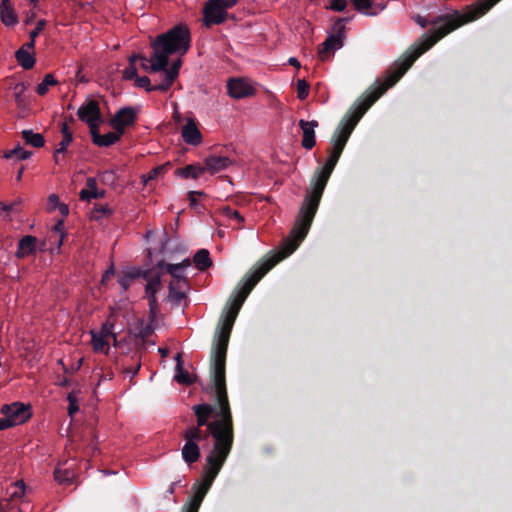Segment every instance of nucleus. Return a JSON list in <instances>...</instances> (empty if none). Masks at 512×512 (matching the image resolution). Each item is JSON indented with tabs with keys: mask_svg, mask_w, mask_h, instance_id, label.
<instances>
[{
	"mask_svg": "<svg viewBox=\"0 0 512 512\" xmlns=\"http://www.w3.org/2000/svg\"><path fill=\"white\" fill-rule=\"evenodd\" d=\"M204 164L205 171L216 174L227 169L232 161L226 156L212 155L205 159Z\"/></svg>",
	"mask_w": 512,
	"mask_h": 512,
	"instance_id": "4468645a",
	"label": "nucleus"
},
{
	"mask_svg": "<svg viewBox=\"0 0 512 512\" xmlns=\"http://www.w3.org/2000/svg\"><path fill=\"white\" fill-rule=\"evenodd\" d=\"M181 136L185 143L198 146L202 143V134L193 118H187L181 129Z\"/></svg>",
	"mask_w": 512,
	"mask_h": 512,
	"instance_id": "9b49d317",
	"label": "nucleus"
},
{
	"mask_svg": "<svg viewBox=\"0 0 512 512\" xmlns=\"http://www.w3.org/2000/svg\"><path fill=\"white\" fill-rule=\"evenodd\" d=\"M193 262L195 266L201 271L206 270L212 265L209 252L206 249L199 250L195 254Z\"/></svg>",
	"mask_w": 512,
	"mask_h": 512,
	"instance_id": "a878e982",
	"label": "nucleus"
},
{
	"mask_svg": "<svg viewBox=\"0 0 512 512\" xmlns=\"http://www.w3.org/2000/svg\"><path fill=\"white\" fill-rule=\"evenodd\" d=\"M299 126L302 129V146L305 149H312L315 146V129L318 126V122L313 121H299Z\"/></svg>",
	"mask_w": 512,
	"mask_h": 512,
	"instance_id": "ddd939ff",
	"label": "nucleus"
},
{
	"mask_svg": "<svg viewBox=\"0 0 512 512\" xmlns=\"http://www.w3.org/2000/svg\"><path fill=\"white\" fill-rule=\"evenodd\" d=\"M206 493L196 492L193 496L191 502L187 505L184 512H198L200 504L204 498Z\"/></svg>",
	"mask_w": 512,
	"mask_h": 512,
	"instance_id": "c9c22d12",
	"label": "nucleus"
},
{
	"mask_svg": "<svg viewBox=\"0 0 512 512\" xmlns=\"http://www.w3.org/2000/svg\"><path fill=\"white\" fill-rule=\"evenodd\" d=\"M34 46L33 42H28L16 52V59L24 69H31L35 64Z\"/></svg>",
	"mask_w": 512,
	"mask_h": 512,
	"instance_id": "2eb2a0df",
	"label": "nucleus"
},
{
	"mask_svg": "<svg viewBox=\"0 0 512 512\" xmlns=\"http://www.w3.org/2000/svg\"><path fill=\"white\" fill-rule=\"evenodd\" d=\"M289 63H290L291 65H293L294 67H296V68H299V67H300V63H299V61H298L296 58H294V57H292V58H290V59H289Z\"/></svg>",
	"mask_w": 512,
	"mask_h": 512,
	"instance_id": "49530a36",
	"label": "nucleus"
},
{
	"mask_svg": "<svg viewBox=\"0 0 512 512\" xmlns=\"http://www.w3.org/2000/svg\"><path fill=\"white\" fill-rule=\"evenodd\" d=\"M11 499H20L25 495V484L22 480L16 481L8 489Z\"/></svg>",
	"mask_w": 512,
	"mask_h": 512,
	"instance_id": "2f4dec72",
	"label": "nucleus"
},
{
	"mask_svg": "<svg viewBox=\"0 0 512 512\" xmlns=\"http://www.w3.org/2000/svg\"><path fill=\"white\" fill-rule=\"evenodd\" d=\"M220 212L227 220L228 224L233 228L241 229L243 227L244 218L238 213V211L233 210L230 207H223Z\"/></svg>",
	"mask_w": 512,
	"mask_h": 512,
	"instance_id": "4be33fe9",
	"label": "nucleus"
},
{
	"mask_svg": "<svg viewBox=\"0 0 512 512\" xmlns=\"http://www.w3.org/2000/svg\"><path fill=\"white\" fill-rule=\"evenodd\" d=\"M114 275V269L113 267L109 268L102 277V283H106L109 281V279Z\"/></svg>",
	"mask_w": 512,
	"mask_h": 512,
	"instance_id": "79ce46f5",
	"label": "nucleus"
},
{
	"mask_svg": "<svg viewBox=\"0 0 512 512\" xmlns=\"http://www.w3.org/2000/svg\"><path fill=\"white\" fill-rule=\"evenodd\" d=\"M32 5H35L36 0H29Z\"/></svg>",
	"mask_w": 512,
	"mask_h": 512,
	"instance_id": "3c124183",
	"label": "nucleus"
},
{
	"mask_svg": "<svg viewBox=\"0 0 512 512\" xmlns=\"http://www.w3.org/2000/svg\"><path fill=\"white\" fill-rule=\"evenodd\" d=\"M295 250H279L256 265L235 289L222 314L215 335L213 349V380L217 407L199 404L193 407L197 425L189 427L183 433L185 444L182 457L187 464L195 463L200 458L198 443L207 435L202 427L214 439V445L206 458L202 484L197 492L207 493L214 479L225 463L233 444V424L225 386V358L232 327L236 317L249 293L260 279L278 262L288 257Z\"/></svg>",
	"mask_w": 512,
	"mask_h": 512,
	"instance_id": "f257e3e1",
	"label": "nucleus"
},
{
	"mask_svg": "<svg viewBox=\"0 0 512 512\" xmlns=\"http://www.w3.org/2000/svg\"><path fill=\"white\" fill-rule=\"evenodd\" d=\"M90 334L93 351L107 355L112 345H118L114 315H110L99 330H92Z\"/></svg>",
	"mask_w": 512,
	"mask_h": 512,
	"instance_id": "20e7f679",
	"label": "nucleus"
},
{
	"mask_svg": "<svg viewBox=\"0 0 512 512\" xmlns=\"http://www.w3.org/2000/svg\"><path fill=\"white\" fill-rule=\"evenodd\" d=\"M61 132H62V140L59 142L58 147L56 148L55 153H54V160L56 163H59L60 154L64 153L67 150V148L69 147V145L72 143V140H73V134L69 130L66 123H63Z\"/></svg>",
	"mask_w": 512,
	"mask_h": 512,
	"instance_id": "aec40b11",
	"label": "nucleus"
},
{
	"mask_svg": "<svg viewBox=\"0 0 512 512\" xmlns=\"http://www.w3.org/2000/svg\"><path fill=\"white\" fill-rule=\"evenodd\" d=\"M190 47V31L186 25H178L164 34L159 35L153 42V53L148 59L142 55H133L137 58L138 69L147 73L168 70L169 57L174 54L184 55Z\"/></svg>",
	"mask_w": 512,
	"mask_h": 512,
	"instance_id": "f03ea898",
	"label": "nucleus"
},
{
	"mask_svg": "<svg viewBox=\"0 0 512 512\" xmlns=\"http://www.w3.org/2000/svg\"><path fill=\"white\" fill-rule=\"evenodd\" d=\"M24 168L22 167L17 174V180H21Z\"/></svg>",
	"mask_w": 512,
	"mask_h": 512,
	"instance_id": "09e8293b",
	"label": "nucleus"
},
{
	"mask_svg": "<svg viewBox=\"0 0 512 512\" xmlns=\"http://www.w3.org/2000/svg\"><path fill=\"white\" fill-rule=\"evenodd\" d=\"M60 384H61V385H66V384H67V381H66V380H65V381H62Z\"/></svg>",
	"mask_w": 512,
	"mask_h": 512,
	"instance_id": "603ef678",
	"label": "nucleus"
},
{
	"mask_svg": "<svg viewBox=\"0 0 512 512\" xmlns=\"http://www.w3.org/2000/svg\"><path fill=\"white\" fill-rule=\"evenodd\" d=\"M227 93L231 98L241 99L254 95L255 88L250 80L235 77L227 81Z\"/></svg>",
	"mask_w": 512,
	"mask_h": 512,
	"instance_id": "1a4fd4ad",
	"label": "nucleus"
},
{
	"mask_svg": "<svg viewBox=\"0 0 512 512\" xmlns=\"http://www.w3.org/2000/svg\"><path fill=\"white\" fill-rule=\"evenodd\" d=\"M55 480L59 483H71L75 477L74 472L57 467L54 472Z\"/></svg>",
	"mask_w": 512,
	"mask_h": 512,
	"instance_id": "c756f323",
	"label": "nucleus"
},
{
	"mask_svg": "<svg viewBox=\"0 0 512 512\" xmlns=\"http://www.w3.org/2000/svg\"><path fill=\"white\" fill-rule=\"evenodd\" d=\"M0 17L2 23L7 27L15 26L18 23V17L9 0H2L0 6Z\"/></svg>",
	"mask_w": 512,
	"mask_h": 512,
	"instance_id": "a211bd4d",
	"label": "nucleus"
},
{
	"mask_svg": "<svg viewBox=\"0 0 512 512\" xmlns=\"http://www.w3.org/2000/svg\"><path fill=\"white\" fill-rule=\"evenodd\" d=\"M4 158L6 159H17V160H25L31 156V152L23 149L20 146H17L11 150H8L4 153Z\"/></svg>",
	"mask_w": 512,
	"mask_h": 512,
	"instance_id": "cd10ccee",
	"label": "nucleus"
},
{
	"mask_svg": "<svg viewBox=\"0 0 512 512\" xmlns=\"http://www.w3.org/2000/svg\"><path fill=\"white\" fill-rule=\"evenodd\" d=\"M67 400L69 402L68 413L72 417L79 411V391H72L68 394Z\"/></svg>",
	"mask_w": 512,
	"mask_h": 512,
	"instance_id": "72a5a7b5",
	"label": "nucleus"
},
{
	"mask_svg": "<svg viewBox=\"0 0 512 512\" xmlns=\"http://www.w3.org/2000/svg\"><path fill=\"white\" fill-rule=\"evenodd\" d=\"M77 116L88 125L90 132L99 129L104 122L100 102L95 99H86L78 108Z\"/></svg>",
	"mask_w": 512,
	"mask_h": 512,
	"instance_id": "6e6552de",
	"label": "nucleus"
},
{
	"mask_svg": "<svg viewBox=\"0 0 512 512\" xmlns=\"http://www.w3.org/2000/svg\"><path fill=\"white\" fill-rule=\"evenodd\" d=\"M129 281H130V278L129 277H125V278L120 279L119 283L123 287V289L126 290L128 288V286H129Z\"/></svg>",
	"mask_w": 512,
	"mask_h": 512,
	"instance_id": "c03bdc74",
	"label": "nucleus"
},
{
	"mask_svg": "<svg viewBox=\"0 0 512 512\" xmlns=\"http://www.w3.org/2000/svg\"><path fill=\"white\" fill-rule=\"evenodd\" d=\"M36 242L37 239L34 236L28 235L23 237L18 244L16 256L18 258H25L34 253L36 249Z\"/></svg>",
	"mask_w": 512,
	"mask_h": 512,
	"instance_id": "412c9836",
	"label": "nucleus"
},
{
	"mask_svg": "<svg viewBox=\"0 0 512 512\" xmlns=\"http://www.w3.org/2000/svg\"><path fill=\"white\" fill-rule=\"evenodd\" d=\"M177 365H176V373H175V380L180 384H186L189 385L194 382V378L192 375H190L187 371L183 368V362L181 359V355L178 354L176 357Z\"/></svg>",
	"mask_w": 512,
	"mask_h": 512,
	"instance_id": "b1692460",
	"label": "nucleus"
},
{
	"mask_svg": "<svg viewBox=\"0 0 512 512\" xmlns=\"http://www.w3.org/2000/svg\"><path fill=\"white\" fill-rule=\"evenodd\" d=\"M197 195H201V193L195 192V191H191L189 193V200L191 202V205H195L196 204V196Z\"/></svg>",
	"mask_w": 512,
	"mask_h": 512,
	"instance_id": "37998d69",
	"label": "nucleus"
},
{
	"mask_svg": "<svg viewBox=\"0 0 512 512\" xmlns=\"http://www.w3.org/2000/svg\"><path fill=\"white\" fill-rule=\"evenodd\" d=\"M309 92V85L305 80H298L297 81V95L298 97L303 100L308 96Z\"/></svg>",
	"mask_w": 512,
	"mask_h": 512,
	"instance_id": "4c0bfd02",
	"label": "nucleus"
},
{
	"mask_svg": "<svg viewBox=\"0 0 512 512\" xmlns=\"http://www.w3.org/2000/svg\"><path fill=\"white\" fill-rule=\"evenodd\" d=\"M417 22L422 26V27H425L426 26V21L422 18H418L417 19Z\"/></svg>",
	"mask_w": 512,
	"mask_h": 512,
	"instance_id": "de8ad7c7",
	"label": "nucleus"
},
{
	"mask_svg": "<svg viewBox=\"0 0 512 512\" xmlns=\"http://www.w3.org/2000/svg\"><path fill=\"white\" fill-rule=\"evenodd\" d=\"M53 232L59 235L58 247L60 248L63 244L64 238L66 236L64 231V222L63 220H59L53 227Z\"/></svg>",
	"mask_w": 512,
	"mask_h": 512,
	"instance_id": "58836bf2",
	"label": "nucleus"
},
{
	"mask_svg": "<svg viewBox=\"0 0 512 512\" xmlns=\"http://www.w3.org/2000/svg\"><path fill=\"white\" fill-rule=\"evenodd\" d=\"M81 363H82V359L79 360V363H78L76 369L80 368Z\"/></svg>",
	"mask_w": 512,
	"mask_h": 512,
	"instance_id": "8fccbe9b",
	"label": "nucleus"
},
{
	"mask_svg": "<svg viewBox=\"0 0 512 512\" xmlns=\"http://www.w3.org/2000/svg\"><path fill=\"white\" fill-rule=\"evenodd\" d=\"M347 6V0H331L327 8L334 11H343Z\"/></svg>",
	"mask_w": 512,
	"mask_h": 512,
	"instance_id": "ea45409f",
	"label": "nucleus"
},
{
	"mask_svg": "<svg viewBox=\"0 0 512 512\" xmlns=\"http://www.w3.org/2000/svg\"><path fill=\"white\" fill-rule=\"evenodd\" d=\"M169 491H170V493H173V486L172 485L170 486Z\"/></svg>",
	"mask_w": 512,
	"mask_h": 512,
	"instance_id": "864d4df0",
	"label": "nucleus"
},
{
	"mask_svg": "<svg viewBox=\"0 0 512 512\" xmlns=\"http://www.w3.org/2000/svg\"><path fill=\"white\" fill-rule=\"evenodd\" d=\"M59 210L62 216H67L69 208L66 204L61 203L59 197L56 194H50L47 199V210L53 212Z\"/></svg>",
	"mask_w": 512,
	"mask_h": 512,
	"instance_id": "393cba45",
	"label": "nucleus"
},
{
	"mask_svg": "<svg viewBox=\"0 0 512 512\" xmlns=\"http://www.w3.org/2000/svg\"><path fill=\"white\" fill-rule=\"evenodd\" d=\"M205 172L204 166L200 165H187L184 168L176 170L175 174L183 178L197 179Z\"/></svg>",
	"mask_w": 512,
	"mask_h": 512,
	"instance_id": "5701e85b",
	"label": "nucleus"
},
{
	"mask_svg": "<svg viewBox=\"0 0 512 512\" xmlns=\"http://www.w3.org/2000/svg\"><path fill=\"white\" fill-rule=\"evenodd\" d=\"M138 66H137V58L133 57V55L129 58V65L122 72V77L125 80H134L137 77Z\"/></svg>",
	"mask_w": 512,
	"mask_h": 512,
	"instance_id": "c85d7f7f",
	"label": "nucleus"
},
{
	"mask_svg": "<svg viewBox=\"0 0 512 512\" xmlns=\"http://www.w3.org/2000/svg\"><path fill=\"white\" fill-rule=\"evenodd\" d=\"M58 363L63 365V361L61 359L58 361Z\"/></svg>",
	"mask_w": 512,
	"mask_h": 512,
	"instance_id": "5fc2aeb1",
	"label": "nucleus"
},
{
	"mask_svg": "<svg viewBox=\"0 0 512 512\" xmlns=\"http://www.w3.org/2000/svg\"><path fill=\"white\" fill-rule=\"evenodd\" d=\"M355 9L365 15H376L385 8V4L374 0H351Z\"/></svg>",
	"mask_w": 512,
	"mask_h": 512,
	"instance_id": "f3484780",
	"label": "nucleus"
},
{
	"mask_svg": "<svg viewBox=\"0 0 512 512\" xmlns=\"http://www.w3.org/2000/svg\"><path fill=\"white\" fill-rule=\"evenodd\" d=\"M15 101L18 107L24 108L26 106L23 94L26 91V85L24 83H17L14 88Z\"/></svg>",
	"mask_w": 512,
	"mask_h": 512,
	"instance_id": "473e14b6",
	"label": "nucleus"
},
{
	"mask_svg": "<svg viewBox=\"0 0 512 512\" xmlns=\"http://www.w3.org/2000/svg\"><path fill=\"white\" fill-rule=\"evenodd\" d=\"M136 118V110L130 107L122 108L110 119L111 127L123 135L124 130L132 125Z\"/></svg>",
	"mask_w": 512,
	"mask_h": 512,
	"instance_id": "9d476101",
	"label": "nucleus"
},
{
	"mask_svg": "<svg viewBox=\"0 0 512 512\" xmlns=\"http://www.w3.org/2000/svg\"><path fill=\"white\" fill-rule=\"evenodd\" d=\"M181 65L182 62L180 59L173 61L169 69L165 70V76H161L162 80L157 85H151V80L147 76H137L134 79V85L138 88H143L148 92L156 90L165 92L172 86L178 77Z\"/></svg>",
	"mask_w": 512,
	"mask_h": 512,
	"instance_id": "0eeeda50",
	"label": "nucleus"
},
{
	"mask_svg": "<svg viewBox=\"0 0 512 512\" xmlns=\"http://www.w3.org/2000/svg\"><path fill=\"white\" fill-rule=\"evenodd\" d=\"M92 136V141L95 145L99 147H109L113 145L114 143L118 142L121 138V134L114 130L113 132H109L106 134L101 135L99 132V129L93 130L90 132Z\"/></svg>",
	"mask_w": 512,
	"mask_h": 512,
	"instance_id": "dca6fc26",
	"label": "nucleus"
},
{
	"mask_svg": "<svg viewBox=\"0 0 512 512\" xmlns=\"http://www.w3.org/2000/svg\"><path fill=\"white\" fill-rule=\"evenodd\" d=\"M165 170V166H158L151 171H149L147 174L142 175V182L146 185L150 180H153L157 178L159 175L163 174Z\"/></svg>",
	"mask_w": 512,
	"mask_h": 512,
	"instance_id": "e433bc0d",
	"label": "nucleus"
},
{
	"mask_svg": "<svg viewBox=\"0 0 512 512\" xmlns=\"http://www.w3.org/2000/svg\"><path fill=\"white\" fill-rule=\"evenodd\" d=\"M45 24L46 23L44 20L38 21L35 29L30 32V41L29 42H33L35 44V39L40 34V32L44 29Z\"/></svg>",
	"mask_w": 512,
	"mask_h": 512,
	"instance_id": "a19ab883",
	"label": "nucleus"
},
{
	"mask_svg": "<svg viewBox=\"0 0 512 512\" xmlns=\"http://www.w3.org/2000/svg\"><path fill=\"white\" fill-rule=\"evenodd\" d=\"M22 134L25 141L33 147H42L44 145V138L41 134L34 133L31 130H25Z\"/></svg>",
	"mask_w": 512,
	"mask_h": 512,
	"instance_id": "bb28decb",
	"label": "nucleus"
},
{
	"mask_svg": "<svg viewBox=\"0 0 512 512\" xmlns=\"http://www.w3.org/2000/svg\"><path fill=\"white\" fill-rule=\"evenodd\" d=\"M104 195V190L98 189L97 182L94 178H88L86 181V187L80 191V198L87 201L103 198Z\"/></svg>",
	"mask_w": 512,
	"mask_h": 512,
	"instance_id": "6ab92c4d",
	"label": "nucleus"
},
{
	"mask_svg": "<svg viewBox=\"0 0 512 512\" xmlns=\"http://www.w3.org/2000/svg\"><path fill=\"white\" fill-rule=\"evenodd\" d=\"M57 84V81L54 79V77L51 74H47L43 81L37 86V93L40 96H44L51 87L55 86Z\"/></svg>",
	"mask_w": 512,
	"mask_h": 512,
	"instance_id": "7c9ffc66",
	"label": "nucleus"
},
{
	"mask_svg": "<svg viewBox=\"0 0 512 512\" xmlns=\"http://www.w3.org/2000/svg\"><path fill=\"white\" fill-rule=\"evenodd\" d=\"M1 413L4 417L0 419V431L24 424L32 417L31 406L22 402L3 405Z\"/></svg>",
	"mask_w": 512,
	"mask_h": 512,
	"instance_id": "39448f33",
	"label": "nucleus"
},
{
	"mask_svg": "<svg viewBox=\"0 0 512 512\" xmlns=\"http://www.w3.org/2000/svg\"><path fill=\"white\" fill-rule=\"evenodd\" d=\"M13 209V205L12 204H5V203H2L0 202V211H11Z\"/></svg>",
	"mask_w": 512,
	"mask_h": 512,
	"instance_id": "a18cd8bd",
	"label": "nucleus"
},
{
	"mask_svg": "<svg viewBox=\"0 0 512 512\" xmlns=\"http://www.w3.org/2000/svg\"><path fill=\"white\" fill-rule=\"evenodd\" d=\"M112 210L107 205H98L91 211V218L94 220H100L103 217L109 216Z\"/></svg>",
	"mask_w": 512,
	"mask_h": 512,
	"instance_id": "f704fd0d",
	"label": "nucleus"
},
{
	"mask_svg": "<svg viewBox=\"0 0 512 512\" xmlns=\"http://www.w3.org/2000/svg\"><path fill=\"white\" fill-rule=\"evenodd\" d=\"M190 266L191 261L189 259H185L177 264H165L160 262L156 269L150 270L145 274L147 280L146 296L149 300V307L152 314H155L158 309L155 295L162 287L160 274L166 271L171 275L173 279L169 284V297L179 301L185 295L187 286L185 272Z\"/></svg>",
	"mask_w": 512,
	"mask_h": 512,
	"instance_id": "7ed1b4c3",
	"label": "nucleus"
},
{
	"mask_svg": "<svg viewBox=\"0 0 512 512\" xmlns=\"http://www.w3.org/2000/svg\"><path fill=\"white\" fill-rule=\"evenodd\" d=\"M343 45V37L342 34L330 35L325 42L319 48V57L321 60H327L331 57V54L340 49Z\"/></svg>",
	"mask_w": 512,
	"mask_h": 512,
	"instance_id": "f8f14e48",
	"label": "nucleus"
},
{
	"mask_svg": "<svg viewBox=\"0 0 512 512\" xmlns=\"http://www.w3.org/2000/svg\"><path fill=\"white\" fill-rule=\"evenodd\" d=\"M238 0H208L203 7V23L209 27L220 24L227 18V10L237 4Z\"/></svg>",
	"mask_w": 512,
	"mask_h": 512,
	"instance_id": "423d86ee",
	"label": "nucleus"
}]
</instances>
